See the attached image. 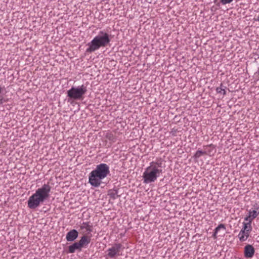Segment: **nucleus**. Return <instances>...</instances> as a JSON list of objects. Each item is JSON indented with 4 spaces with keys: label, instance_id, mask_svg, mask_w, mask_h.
Masks as SVG:
<instances>
[{
    "label": "nucleus",
    "instance_id": "obj_6",
    "mask_svg": "<svg viewBox=\"0 0 259 259\" xmlns=\"http://www.w3.org/2000/svg\"><path fill=\"white\" fill-rule=\"evenodd\" d=\"M124 247L121 243H115L110 248L107 250V256L110 258H115L116 256L121 255L120 251L123 250Z\"/></svg>",
    "mask_w": 259,
    "mask_h": 259
},
{
    "label": "nucleus",
    "instance_id": "obj_20",
    "mask_svg": "<svg viewBox=\"0 0 259 259\" xmlns=\"http://www.w3.org/2000/svg\"><path fill=\"white\" fill-rule=\"evenodd\" d=\"M207 153V152H204V151L199 150L196 152L194 155V157L195 159H197L200 157L201 156L206 154Z\"/></svg>",
    "mask_w": 259,
    "mask_h": 259
},
{
    "label": "nucleus",
    "instance_id": "obj_5",
    "mask_svg": "<svg viewBox=\"0 0 259 259\" xmlns=\"http://www.w3.org/2000/svg\"><path fill=\"white\" fill-rule=\"evenodd\" d=\"M87 92V87L83 84L76 88L72 87L67 91V97L73 100H81Z\"/></svg>",
    "mask_w": 259,
    "mask_h": 259
},
{
    "label": "nucleus",
    "instance_id": "obj_23",
    "mask_svg": "<svg viewBox=\"0 0 259 259\" xmlns=\"http://www.w3.org/2000/svg\"><path fill=\"white\" fill-rule=\"evenodd\" d=\"M255 20L259 22V16L257 17V19H255Z\"/></svg>",
    "mask_w": 259,
    "mask_h": 259
},
{
    "label": "nucleus",
    "instance_id": "obj_19",
    "mask_svg": "<svg viewBox=\"0 0 259 259\" xmlns=\"http://www.w3.org/2000/svg\"><path fill=\"white\" fill-rule=\"evenodd\" d=\"M5 91V88L4 87H2L0 84V105L3 104L5 102V100L4 98V92Z\"/></svg>",
    "mask_w": 259,
    "mask_h": 259
},
{
    "label": "nucleus",
    "instance_id": "obj_2",
    "mask_svg": "<svg viewBox=\"0 0 259 259\" xmlns=\"http://www.w3.org/2000/svg\"><path fill=\"white\" fill-rule=\"evenodd\" d=\"M109 173V166L105 163H101L97 165L96 168L90 174L89 183L92 186L98 187L101 185L102 180Z\"/></svg>",
    "mask_w": 259,
    "mask_h": 259
},
{
    "label": "nucleus",
    "instance_id": "obj_22",
    "mask_svg": "<svg viewBox=\"0 0 259 259\" xmlns=\"http://www.w3.org/2000/svg\"><path fill=\"white\" fill-rule=\"evenodd\" d=\"M256 74H257L259 76V68H258L257 71L256 72Z\"/></svg>",
    "mask_w": 259,
    "mask_h": 259
},
{
    "label": "nucleus",
    "instance_id": "obj_14",
    "mask_svg": "<svg viewBox=\"0 0 259 259\" xmlns=\"http://www.w3.org/2000/svg\"><path fill=\"white\" fill-rule=\"evenodd\" d=\"M76 249L81 250V248L78 244V242H75L68 247V252L69 253H74Z\"/></svg>",
    "mask_w": 259,
    "mask_h": 259
},
{
    "label": "nucleus",
    "instance_id": "obj_16",
    "mask_svg": "<svg viewBox=\"0 0 259 259\" xmlns=\"http://www.w3.org/2000/svg\"><path fill=\"white\" fill-rule=\"evenodd\" d=\"M205 150L204 152H207L206 155H209L212 151V150L215 148V146L211 144L209 145H205L203 146Z\"/></svg>",
    "mask_w": 259,
    "mask_h": 259
},
{
    "label": "nucleus",
    "instance_id": "obj_11",
    "mask_svg": "<svg viewBox=\"0 0 259 259\" xmlns=\"http://www.w3.org/2000/svg\"><path fill=\"white\" fill-rule=\"evenodd\" d=\"M91 241V237L86 235L82 236L80 240L78 242L80 247L81 248L83 247H86Z\"/></svg>",
    "mask_w": 259,
    "mask_h": 259
},
{
    "label": "nucleus",
    "instance_id": "obj_3",
    "mask_svg": "<svg viewBox=\"0 0 259 259\" xmlns=\"http://www.w3.org/2000/svg\"><path fill=\"white\" fill-rule=\"evenodd\" d=\"M162 163L159 161H152L147 167L143 174L144 183L149 184L154 182L162 174Z\"/></svg>",
    "mask_w": 259,
    "mask_h": 259
},
{
    "label": "nucleus",
    "instance_id": "obj_17",
    "mask_svg": "<svg viewBox=\"0 0 259 259\" xmlns=\"http://www.w3.org/2000/svg\"><path fill=\"white\" fill-rule=\"evenodd\" d=\"M225 88L226 87H224L222 83H221L219 87L217 88L216 92L218 94H221L223 95H225L226 94Z\"/></svg>",
    "mask_w": 259,
    "mask_h": 259
},
{
    "label": "nucleus",
    "instance_id": "obj_8",
    "mask_svg": "<svg viewBox=\"0 0 259 259\" xmlns=\"http://www.w3.org/2000/svg\"><path fill=\"white\" fill-rule=\"evenodd\" d=\"M255 253V249L252 245L247 244L244 247V256L245 257L248 258L253 256Z\"/></svg>",
    "mask_w": 259,
    "mask_h": 259
},
{
    "label": "nucleus",
    "instance_id": "obj_15",
    "mask_svg": "<svg viewBox=\"0 0 259 259\" xmlns=\"http://www.w3.org/2000/svg\"><path fill=\"white\" fill-rule=\"evenodd\" d=\"M221 229H226V227L225 225L221 224L219 225H218V226L217 228H215V229H214V233L212 235V237L214 239H216L217 238V234Z\"/></svg>",
    "mask_w": 259,
    "mask_h": 259
},
{
    "label": "nucleus",
    "instance_id": "obj_9",
    "mask_svg": "<svg viewBox=\"0 0 259 259\" xmlns=\"http://www.w3.org/2000/svg\"><path fill=\"white\" fill-rule=\"evenodd\" d=\"M256 210H251L248 211V215L244 218V221H249L251 222L255 219L259 214V211L257 210L259 209V206H257L255 208Z\"/></svg>",
    "mask_w": 259,
    "mask_h": 259
},
{
    "label": "nucleus",
    "instance_id": "obj_4",
    "mask_svg": "<svg viewBox=\"0 0 259 259\" xmlns=\"http://www.w3.org/2000/svg\"><path fill=\"white\" fill-rule=\"evenodd\" d=\"M110 35L104 31H100L99 34L88 44L89 47L86 52L91 53L99 49L101 47H106L110 42Z\"/></svg>",
    "mask_w": 259,
    "mask_h": 259
},
{
    "label": "nucleus",
    "instance_id": "obj_13",
    "mask_svg": "<svg viewBox=\"0 0 259 259\" xmlns=\"http://www.w3.org/2000/svg\"><path fill=\"white\" fill-rule=\"evenodd\" d=\"M246 222L242 223V228L241 230L251 233L252 228L251 226L252 222L249 221H245Z\"/></svg>",
    "mask_w": 259,
    "mask_h": 259
},
{
    "label": "nucleus",
    "instance_id": "obj_10",
    "mask_svg": "<svg viewBox=\"0 0 259 259\" xmlns=\"http://www.w3.org/2000/svg\"><path fill=\"white\" fill-rule=\"evenodd\" d=\"M78 235V232L75 229H72L67 233L66 239L68 241H73L77 238Z\"/></svg>",
    "mask_w": 259,
    "mask_h": 259
},
{
    "label": "nucleus",
    "instance_id": "obj_18",
    "mask_svg": "<svg viewBox=\"0 0 259 259\" xmlns=\"http://www.w3.org/2000/svg\"><path fill=\"white\" fill-rule=\"evenodd\" d=\"M106 138L113 142L116 140V136L111 132H109L106 133Z\"/></svg>",
    "mask_w": 259,
    "mask_h": 259
},
{
    "label": "nucleus",
    "instance_id": "obj_21",
    "mask_svg": "<svg viewBox=\"0 0 259 259\" xmlns=\"http://www.w3.org/2000/svg\"><path fill=\"white\" fill-rule=\"evenodd\" d=\"M234 0H220V2L222 5H226L232 3Z\"/></svg>",
    "mask_w": 259,
    "mask_h": 259
},
{
    "label": "nucleus",
    "instance_id": "obj_12",
    "mask_svg": "<svg viewBox=\"0 0 259 259\" xmlns=\"http://www.w3.org/2000/svg\"><path fill=\"white\" fill-rule=\"evenodd\" d=\"M250 233L240 230L237 237L241 242L246 241L249 237Z\"/></svg>",
    "mask_w": 259,
    "mask_h": 259
},
{
    "label": "nucleus",
    "instance_id": "obj_1",
    "mask_svg": "<svg viewBox=\"0 0 259 259\" xmlns=\"http://www.w3.org/2000/svg\"><path fill=\"white\" fill-rule=\"evenodd\" d=\"M51 187L49 183L44 184L41 187L38 188L35 192L29 197L28 201V207L30 209H35L40 204L47 200L50 197Z\"/></svg>",
    "mask_w": 259,
    "mask_h": 259
},
{
    "label": "nucleus",
    "instance_id": "obj_7",
    "mask_svg": "<svg viewBox=\"0 0 259 259\" xmlns=\"http://www.w3.org/2000/svg\"><path fill=\"white\" fill-rule=\"evenodd\" d=\"M80 229L82 230V233L88 234L93 232V227L90 222H83L80 226Z\"/></svg>",
    "mask_w": 259,
    "mask_h": 259
}]
</instances>
